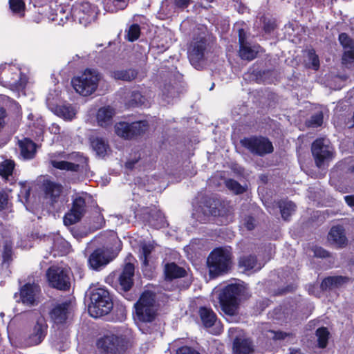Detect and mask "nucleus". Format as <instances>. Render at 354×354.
<instances>
[{"label":"nucleus","instance_id":"obj_1","mask_svg":"<svg viewBox=\"0 0 354 354\" xmlns=\"http://www.w3.org/2000/svg\"><path fill=\"white\" fill-rule=\"evenodd\" d=\"M207 264L211 278H215L227 273L232 264L230 250L226 248H215L209 254Z\"/></svg>","mask_w":354,"mask_h":354},{"label":"nucleus","instance_id":"obj_2","mask_svg":"<svg viewBox=\"0 0 354 354\" xmlns=\"http://www.w3.org/2000/svg\"><path fill=\"white\" fill-rule=\"evenodd\" d=\"M113 306L109 291L99 288L93 290L91 295V304L88 305V313L95 318L107 315Z\"/></svg>","mask_w":354,"mask_h":354},{"label":"nucleus","instance_id":"obj_3","mask_svg":"<svg viewBox=\"0 0 354 354\" xmlns=\"http://www.w3.org/2000/svg\"><path fill=\"white\" fill-rule=\"evenodd\" d=\"M244 286L240 284L227 286L219 296L221 307L223 313L229 316L237 313L239 305V297L244 292Z\"/></svg>","mask_w":354,"mask_h":354},{"label":"nucleus","instance_id":"obj_4","mask_svg":"<svg viewBox=\"0 0 354 354\" xmlns=\"http://www.w3.org/2000/svg\"><path fill=\"white\" fill-rule=\"evenodd\" d=\"M100 78L97 70L86 68L80 75L74 77L71 84L77 93L88 96L96 91Z\"/></svg>","mask_w":354,"mask_h":354},{"label":"nucleus","instance_id":"obj_5","mask_svg":"<svg viewBox=\"0 0 354 354\" xmlns=\"http://www.w3.org/2000/svg\"><path fill=\"white\" fill-rule=\"evenodd\" d=\"M50 165L57 169L78 171L80 164H87V158L79 152L66 155L64 152L49 154Z\"/></svg>","mask_w":354,"mask_h":354},{"label":"nucleus","instance_id":"obj_6","mask_svg":"<svg viewBox=\"0 0 354 354\" xmlns=\"http://www.w3.org/2000/svg\"><path fill=\"white\" fill-rule=\"evenodd\" d=\"M136 313L138 319L142 322H152L156 315V295L145 290L135 304Z\"/></svg>","mask_w":354,"mask_h":354},{"label":"nucleus","instance_id":"obj_7","mask_svg":"<svg viewBox=\"0 0 354 354\" xmlns=\"http://www.w3.org/2000/svg\"><path fill=\"white\" fill-rule=\"evenodd\" d=\"M99 14L98 6L89 1L77 2L72 8L74 19L85 27L95 22Z\"/></svg>","mask_w":354,"mask_h":354},{"label":"nucleus","instance_id":"obj_8","mask_svg":"<svg viewBox=\"0 0 354 354\" xmlns=\"http://www.w3.org/2000/svg\"><path fill=\"white\" fill-rule=\"evenodd\" d=\"M26 82V76L17 66L7 64L0 65V84L3 86L19 89L24 87Z\"/></svg>","mask_w":354,"mask_h":354},{"label":"nucleus","instance_id":"obj_9","mask_svg":"<svg viewBox=\"0 0 354 354\" xmlns=\"http://www.w3.org/2000/svg\"><path fill=\"white\" fill-rule=\"evenodd\" d=\"M311 151L318 168H321L334 156L333 147L330 145L329 140L326 138L316 139L312 144Z\"/></svg>","mask_w":354,"mask_h":354},{"label":"nucleus","instance_id":"obj_10","mask_svg":"<svg viewBox=\"0 0 354 354\" xmlns=\"http://www.w3.org/2000/svg\"><path fill=\"white\" fill-rule=\"evenodd\" d=\"M241 145L252 154L263 156L273 151L272 142L262 136H251L241 140Z\"/></svg>","mask_w":354,"mask_h":354},{"label":"nucleus","instance_id":"obj_11","mask_svg":"<svg viewBox=\"0 0 354 354\" xmlns=\"http://www.w3.org/2000/svg\"><path fill=\"white\" fill-rule=\"evenodd\" d=\"M96 345L101 354H122L125 350L124 339L115 335H104Z\"/></svg>","mask_w":354,"mask_h":354},{"label":"nucleus","instance_id":"obj_12","mask_svg":"<svg viewBox=\"0 0 354 354\" xmlns=\"http://www.w3.org/2000/svg\"><path fill=\"white\" fill-rule=\"evenodd\" d=\"M146 121H137L131 123L120 122L115 125V133L124 139L131 140L143 134L147 129Z\"/></svg>","mask_w":354,"mask_h":354},{"label":"nucleus","instance_id":"obj_13","mask_svg":"<svg viewBox=\"0 0 354 354\" xmlns=\"http://www.w3.org/2000/svg\"><path fill=\"white\" fill-rule=\"evenodd\" d=\"M50 286L60 290H68L71 286L68 271L57 266L50 267L46 272Z\"/></svg>","mask_w":354,"mask_h":354},{"label":"nucleus","instance_id":"obj_14","mask_svg":"<svg viewBox=\"0 0 354 354\" xmlns=\"http://www.w3.org/2000/svg\"><path fill=\"white\" fill-rule=\"evenodd\" d=\"M47 331L48 324L46 319L40 315L37 318L35 323L25 338L26 345L32 346L39 344L46 337Z\"/></svg>","mask_w":354,"mask_h":354},{"label":"nucleus","instance_id":"obj_15","mask_svg":"<svg viewBox=\"0 0 354 354\" xmlns=\"http://www.w3.org/2000/svg\"><path fill=\"white\" fill-rule=\"evenodd\" d=\"M40 293L41 289L37 283H26L20 288V300L26 306H36L39 303Z\"/></svg>","mask_w":354,"mask_h":354},{"label":"nucleus","instance_id":"obj_16","mask_svg":"<svg viewBox=\"0 0 354 354\" xmlns=\"http://www.w3.org/2000/svg\"><path fill=\"white\" fill-rule=\"evenodd\" d=\"M86 212V202L82 196L76 197L73 202L71 210L64 217L65 225H71L77 223Z\"/></svg>","mask_w":354,"mask_h":354},{"label":"nucleus","instance_id":"obj_17","mask_svg":"<svg viewBox=\"0 0 354 354\" xmlns=\"http://www.w3.org/2000/svg\"><path fill=\"white\" fill-rule=\"evenodd\" d=\"M339 41L344 49L342 64L346 68H351L354 66V41L346 33H341Z\"/></svg>","mask_w":354,"mask_h":354},{"label":"nucleus","instance_id":"obj_18","mask_svg":"<svg viewBox=\"0 0 354 354\" xmlns=\"http://www.w3.org/2000/svg\"><path fill=\"white\" fill-rule=\"evenodd\" d=\"M71 314L72 307L70 301L57 304L49 313L50 319L57 325L65 324Z\"/></svg>","mask_w":354,"mask_h":354},{"label":"nucleus","instance_id":"obj_19","mask_svg":"<svg viewBox=\"0 0 354 354\" xmlns=\"http://www.w3.org/2000/svg\"><path fill=\"white\" fill-rule=\"evenodd\" d=\"M135 268L133 263H127L124 265L122 272L118 277V285L121 290L129 291L133 284Z\"/></svg>","mask_w":354,"mask_h":354},{"label":"nucleus","instance_id":"obj_20","mask_svg":"<svg viewBox=\"0 0 354 354\" xmlns=\"http://www.w3.org/2000/svg\"><path fill=\"white\" fill-rule=\"evenodd\" d=\"M62 185L59 183L46 180L42 185V190L45 199L48 200L51 205L56 203L62 192Z\"/></svg>","mask_w":354,"mask_h":354},{"label":"nucleus","instance_id":"obj_21","mask_svg":"<svg viewBox=\"0 0 354 354\" xmlns=\"http://www.w3.org/2000/svg\"><path fill=\"white\" fill-rule=\"evenodd\" d=\"M206 48V41L201 39L193 43L192 48L189 50V59L191 64L196 67L201 60L203 59L204 52Z\"/></svg>","mask_w":354,"mask_h":354},{"label":"nucleus","instance_id":"obj_22","mask_svg":"<svg viewBox=\"0 0 354 354\" xmlns=\"http://www.w3.org/2000/svg\"><path fill=\"white\" fill-rule=\"evenodd\" d=\"M115 114V111L113 108L109 106L101 107L96 114L97 124L104 128L111 127Z\"/></svg>","mask_w":354,"mask_h":354},{"label":"nucleus","instance_id":"obj_23","mask_svg":"<svg viewBox=\"0 0 354 354\" xmlns=\"http://www.w3.org/2000/svg\"><path fill=\"white\" fill-rule=\"evenodd\" d=\"M88 262L93 270H99L106 266L110 259L103 250L97 249L89 256Z\"/></svg>","mask_w":354,"mask_h":354},{"label":"nucleus","instance_id":"obj_24","mask_svg":"<svg viewBox=\"0 0 354 354\" xmlns=\"http://www.w3.org/2000/svg\"><path fill=\"white\" fill-rule=\"evenodd\" d=\"M254 346L248 338L236 337L232 344L233 354H252Z\"/></svg>","mask_w":354,"mask_h":354},{"label":"nucleus","instance_id":"obj_25","mask_svg":"<svg viewBox=\"0 0 354 354\" xmlns=\"http://www.w3.org/2000/svg\"><path fill=\"white\" fill-rule=\"evenodd\" d=\"M209 214L214 216L220 218V222L223 225H227L232 221L233 214L230 209H225L221 204L218 206L210 207Z\"/></svg>","mask_w":354,"mask_h":354},{"label":"nucleus","instance_id":"obj_26","mask_svg":"<svg viewBox=\"0 0 354 354\" xmlns=\"http://www.w3.org/2000/svg\"><path fill=\"white\" fill-rule=\"evenodd\" d=\"M20 153L25 160L32 159L36 154V144L29 138L19 141Z\"/></svg>","mask_w":354,"mask_h":354},{"label":"nucleus","instance_id":"obj_27","mask_svg":"<svg viewBox=\"0 0 354 354\" xmlns=\"http://www.w3.org/2000/svg\"><path fill=\"white\" fill-rule=\"evenodd\" d=\"M350 278L343 276H333L325 278L321 283L320 287L323 290L339 288L349 282Z\"/></svg>","mask_w":354,"mask_h":354},{"label":"nucleus","instance_id":"obj_28","mask_svg":"<svg viewBox=\"0 0 354 354\" xmlns=\"http://www.w3.org/2000/svg\"><path fill=\"white\" fill-rule=\"evenodd\" d=\"M138 71L136 69L129 68L118 69L111 72V77L115 80L131 82L138 77Z\"/></svg>","mask_w":354,"mask_h":354},{"label":"nucleus","instance_id":"obj_29","mask_svg":"<svg viewBox=\"0 0 354 354\" xmlns=\"http://www.w3.org/2000/svg\"><path fill=\"white\" fill-rule=\"evenodd\" d=\"M328 238L330 241H333L339 247H342L346 244L347 239L342 226H333L328 233Z\"/></svg>","mask_w":354,"mask_h":354},{"label":"nucleus","instance_id":"obj_30","mask_svg":"<svg viewBox=\"0 0 354 354\" xmlns=\"http://www.w3.org/2000/svg\"><path fill=\"white\" fill-rule=\"evenodd\" d=\"M239 266L244 270L258 271L261 269L262 266L258 262L257 257L252 254L243 255L239 258Z\"/></svg>","mask_w":354,"mask_h":354},{"label":"nucleus","instance_id":"obj_31","mask_svg":"<svg viewBox=\"0 0 354 354\" xmlns=\"http://www.w3.org/2000/svg\"><path fill=\"white\" fill-rule=\"evenodd\" d=\"M201 320L205 328H210L216 324V315L212 308L202 306L198 310Z\"/></svg>","mask_w":354,"mask_h":354},{"label":"nucleus","instance_id":"obj_32","mask_svg":"<svg viewBox=\"0 0 354 354\" xmlns=\"http://www.w3.org/2000/svg\"><path fill=\"white\" fill-rule=\"evenodd\" d=\"M91 146L96 154L100 157H104L109 150V145L106 140L100 137H91L90 138Z\"/></svg>","mask_w":354,"mask_h":354},{"label":"nucleus","instance_id":"obj_33","mask_svg":"<svg viewBox=\"0 0 354 354\" xmlns=\"http://www.w3.org/2000/svg\"><path fill=\"white\" fill-rule=\"evenodd\" d=\"M164 272L165 278L169 280L184 277L187 274L183 268L178 266L175 263H167Z\"/></svg>","mask_w":354,"mask_h":354},{"label":"nucleus","instance_id":"obj_34","mask_svg":"<svg viewBox=\"0 0 354 354\" xmlns=\"http://www.w3.org/2000/svg\"><path fill=\"white\" fill-rule=\"evenodd\" d=\"M55 113L66 120H71L76 114V110L72 104H66L56 106Z\"/></svg>","mask_w":354,"mask_h":354},{"label":"nucleus","instance_id":"obj_35","mask_svg":"<svg viewBox=\"0 0 354 354\" xmlns=\"http://www.w3.org/2000/svg\"><path fill=\"white\" fill-rule=\"evenodd\" d=\"M191 0H170L165 1L162 2L160 10L162 11L166 15H169L171 14L170 11L169 7L172 8L173 6H175L178 8L184 9L188 7L190 4Z\"/></svg>","mask_w":354,"mask_h":354},{"label":"nucleus","instance_id":"obj_36","mask_svg":"<svg viewBox=\"0 0 354 354\" xmlns=\"http://www.w3.org/2000/svg\"><path fill=\"white\" fill-rule=\"evenodd\" d=\"M129 0H106L104 9L109 12H115L124 10L128 5Z\"/></svg>","mask_w":354,"mask_h":354},{"label":"nucleus","instance_id":"obj_37","mask_svg":"<svg viewBox=\"0 0 354 354\" xmlns=\"http://www.w3.org/2000/svg\"><path fill=\"white\" fill-rule=\"evenodd\" d=\"M149 225L154 228L159 229L167 225V221L163 213L160 211H156L149 219Z\"/></svg>","mask_w":354,"mask_h":354},{"label":"nucleus","instance_id":"obj_38","mask_svg":"<svg viewBox=\"0 0 354 354\" xmlns=\"http://www.w3.org/2000/svg\"><path fill=\"white\" fill-rule=\"evenodd\" d=\"M279 207L280 209L282 218L286 221L288 219L296 209L295 204L290 201H281L279 203Z\"/></svg>","mask_w":354,"mask_h":354},{"label":"nucleus","instance_id":"obj_39","mask_svg":"<svg viewBox=\"0 0 354 354\" xmlns=\"http://www.w3.org/2000/svg\"><path fill=\"white\" fill-rule=\"evenodd\" d=\"M257 50L248 46L247 44L240 45L239 55L242 59L251 61L257 57Z\"/></svg>","mask_w":354,"mask_h":354},{"label":"nucleus","instance_id":"obj_40","mask_svg":"<svg viewBox=\"0 0 354 354\" xmlns=\"http://www.w3.org/2000/svg\"><path fill=\"white\" fill-rule=\"evenodd\" d=\"M329 335V331L326 327L319 328L316 330V336L317 337V342L319 348H324L326 347Z\"/></svg>","mask_w":354,"mask_h":354},{"label":"nucleus","instance_id":"obj_41","mask_svg":"<svg viewBox=\"0 0 354 354\" xmlns=\"http://www.w3.org/2000/svg\"><path fill=\"white\" fill-rule=\"evenodd\" d=\"M15 167V163L10 160H6L0 164V176L7 178L12 175Z\"/></svg>","mask_w":354,"mask_h":354},{"label":"nucleus","instance_id":"obj_42","mask_svg":"<svg viewBox=\"0 0 354 354\" xmlns=\"http://www.w3.org/2000/svg\"><path fill=\"white\" fill-rule=\"evenodd\" d=\"M10 8L12 12L19 17L24 15L25 3L22 0H10Z\"/></svg>","mask_w":354,"mask_h":354},{"label":"nucleus","instance_id":"obj_43","mask_svg":"<svg viewBox=\"0 0 354 354\" xmlns=\"http://www.w3.org/2000/svg\"><path fill=\"white\" fill-rule=\"evenodd\" d=\"M153 250V247L151 244H142L140 249V259L145 266H148V259Z\"/></svg>","mask_w":354,"mask_h":354},{"label":"nucleus","instance_id":"obj_44","mask_svg":"<svg viewBox=\"0 0 354 354\" xmlns=\"http://www.w3.org/2000/svg\"><path fill=\"white\" fill-rule=\"evenodd\" d=\"M323 119V113L322 111H319L313 114L308 120H307L306 124L309 127H318L322 124Z\"/></svg>","mask_w":354,"mask_h":354},{"label":"nucleus","instance_id":"obj_45","mask_svg":"<svg viewBox=\"0 0 354 354\" xmlns=\"http://www.w3.org/2000/svg\"><path fill=\"white\" fill-rule=\"evenodd\" d=\"M140 35V26L138 24H132L129 28L127 32L126 38L129 41H134L137 40Z\"/></svg>","mask_w":354,"mask_h":354},{"label":"nucleus","instance_id":"obj_46","mask_svg":"<svg viewBox=\"0 0 354 354\" xmlns=\"http://www.w3.org/2000/svg\"><path fill=\"white\" fill-rule=\"evenodd\" d=\"M146 99L140 92L133 91L131 95L129 104L133 106H138L145 104Z\"/></svg>","mask_w":354,"mask_h":354},{"label":"nucleus","instance_id":"obj_47","mask_svg":"<svg viewBox=\"0 0 354 354\" xmlns=\"http://www.w3.org/2000/svg\"><path fill=\"white\" fill-rule=\"evenodd\" d=\"M226 187L236 194H242L245 192V188L237 181L233 179H228L225 181Z\"/></svg>","mask_w":354,"mask_h":354},{"label":"nucleus","instance_id":"obj_48","mask_svg":"<svg viewBox=\"0 0 354 354\" xmlns=\"http://www.w3.org/2000/svg\"><path fill=\"white\" fill-rule=\"evenodd\" d=\"M263 29L266 33H271L277 27L276 20L272 18L262 17Z\"/></svg>","mask_w":354,"mask_h":354},{"label":"nucleus","instance_id":"obj_49","mask_svg":"<svg viewBox=\"0 0 354 354\" xmlns=\"http://www.w3.org/2000/svg\"><path fill=\"white\" fill-rule=\"evenodd\" d=\"M308 58L310 62V67L315 71L318 70L319 67V59L314 49H310L308 51Z\"/></svg>","mask_w":354,"mask_h":354},{"label":"nucleus","instance_id":"obj_50","mask_svg":"<svg viewBox=\"0 0 354 354\" xmlns=\"http://www.w3.org/2000/svg\"><path fill=\"white\" fill-rule=\"evenodd\" d=\"M12 246L8 243L6 242L3 245V250L2 257L3 262H10L12 260Z\"/></svg>","mask_w":354,"mask_h":354},{"label":"nucleus","instance_id":"obj_51","mask_svg":"<svg viewBox=\"0 0 354 354\" xmlns=\"http://www.w3.org/2000/svg\"><path fill=\"white\" fill-rule=\"evenodd\" d=\"M243 226L248 230H252L256 226L255 219L251 216H247L243 221Z\"/></svg>","mask_w":354,"mask_h":354},{"label":"nucleus","instance_id":"obj_52","mask_svg":"<svg viewBox=\"0 0 354 354\" xmlns=\"http://www.w3.org/2000/svg\"><path fill=\"white\" fill-rule=\"evenodd\" d=\"M314 255L319 258H326L329 257V252L321 247H314L313 249Z\"/></svg>","mask_w":354,"mask_h":354},{"label":"nucleus","instance_id":"obj_53","mask_svg":"<svg viewBox=\"0 0 354 354\" xmlns=\"http://www.w3.org/2000/svg\"><path fill=\"white\" fill-rule=\"evenodd\" d=\"M176 354H200V353L190 346H185L178 348Z\"/></svg>","mask_w":354,"mask_h":354},{"label":"nucleus","instance_id":"obj_54","mask_svg":"<svg viewBox=\"0 0 354 354\" xmlns=\"http://www.w3.org/2000/svg\"><path fill=\"white\" fill-rule=\"evenodd\" d=\"M8 203V195L6 193L0 192V210L5 209Z\"/></svg>","mask_w":354,"mask_h":354},{"label":"nucleus","instance_id":"obj_55","mask_svg":"<svg viewBox=\"0 0 354 354\" xmlns=\"http://www.w3.org/2000/svg\"><path fill=\"white\" fill-rule=\"evenodd\" d=\"M239 32V46L246 44V33L243 28H240Z\"/></svg>","mask_w":354,"mask_h":354},{"label":"nucleus","instance_id":"obj_56","mask_svg":"<svg viewBox=\"0 0 354 354\" xmlns=\"http://www.w3.org/2000/svg\"><path fill=\"white\" fill-rule=\"evenodd\" d=\"M272 333H273V339H284L288 334L286 333H283L281 331H270Z\"/></svg>","mask_w":354,"mask_h":354},{"label":"nucleus","instance_id":"obj_57","mask_svg":"<svg viewBox=\"0 0 354 354\" xmlns=\"http://www.w3.org/2000/svg\"><path fill=\"white\" fill-rule=\"evenodd\" d=\"M95 219L96 225H95V227L101 228L104 224V218L103 216L101 214H97V215L95 217Z\"/></svg>","mask_w":354,"mask_h":354},{"label":"nucleus","instance_id":"obj_58","mask_svg":"<svg viewBox=\"0 0 354 354\" xmlns=\"http://www.w3.org/2000/svg\"><path fill=\"white\" fill-rule=\"evenodd\" d=\"M48 129L50 133L57 135L60 133L61 129L58 124L53 123L48 127Z\"/></svg>","mask_w":354,"mask_h":354},{"label":"nucleus","instance_id":"obj_59","mask_svg":"<svg viewBox=\"0 0 354 354\" xmlns=\"http://www.w3.org/2000/svg\"><path fill=\"white\" fill-rule=\"evenodd\" d=\"M344 200L348 206L354 207V195L346 196Z\"/></svg>","mask_w":354,"mask_h":354},{"label":"nucleus","instance_id":"obj_60","mask_svg":"<svg viewBox=\"0 0 354 354\" xmlns=\"http://www.w3.org/2000/svg\"><path fill=\"white\" fill-rule=\"evenodd\" d=\"M140 159V156L138 158H135L133 160H129L126 162V167L129 169H133L135 164L138 162V160Z\"/></svg>","mask_w":354,"mask_h":354},{"label":"nucleus","instance_id":"obj_61","mask_svg":"<svg viewBox=\"0 0 354 354\" xmlns=\"http://www.w3.org/2000/svg\"><path fill=\"white\" fill-rule=\"evenodd\" d=\"M37 128L38 129L37 133H41L44 128V121L41 118L37 120Z\"/></svg>","mask_w":354,"mask_h":354},{"label":"nucleus","instance_id":"obj_62","mask_svg":"<svg viewBox=\"0 0 354 354\" xmlns=\"http://www.w3.org/2000/svg\"><path fill=\"white\" fill-rule=\"evenodd\" d=\"M6 109L3 107L0 108V127L3 126V123L4 122L3 120L6 117Z\"/></svg>","mask_w":354,"mask_h":354},{"label":"nucleus","instance_id":"obj_63","mask_svg":"<svg viewBox=\"0 0 354 354\" xmlns=\"http://www.w3.org/2000/svg\"><path fill=\"white\" fill-rule=\"evenodd\" d=\"M12 104L14 105V106L17 109L19 110L20 109V106L19 104L16 102L15 101L12 102Z\"/></svg>","mask_w":354,"mask_h":354},{"label":"nucleus","instance_id":"obj_64","mask_svg":"<svg viewBox=\"0 0 354 354\" xmlns=\"http://www.w3.org/2000/svg\"><path fill=\"white\" fill-rule=\"evenodd\" d=\"M28 120H32L33 115L32 113L29 114L28 116Z\"/></svg>","mask_w":354,"mask_h":354}]
</instances>
